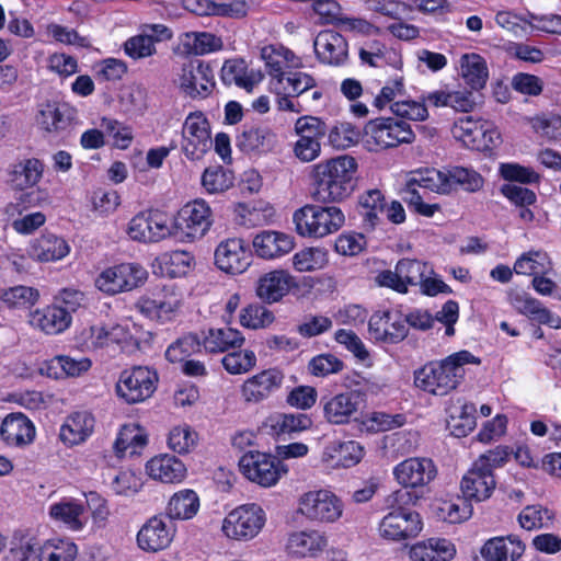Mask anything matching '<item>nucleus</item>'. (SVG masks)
Here are the masks:
<instances>
[{
	"instance_id": "nucleus-1",
	"label": "nucleus",
	"mask_w": 561,
	"mask_h": 561,
	"mask_svg": "<svg viewBox=\"0 0 561 561\" xmlns=\"http://www.w3.org/2000/svg\"><path fill=\"white\" fill-rule=\"evenodd\" d=\"M357 161L344 154L327 159L312 167L311 197L319 204H335L345 201L357 183Z\"/></svg>"
},
{
	"instance_id": "nucleus-2",
	"label": "nucleus",
	"mask_w": 561,
	"mask_h": 561,
	"mask_svg": "<svg viewBox=\"0 0 561 561\" xmlns=\"http://www.w3.org/2000/svg\"><path fill=\"white\" fill-rule=\"evenodd\" d=\"M481 359L469 351L456 352L442 360L426 363L414 371L416 388L434 396H446L463 380L466 364L480 365Z\"/></svg>"
},
{
	"instance_id": "nucleus-3",
	"label": "nucleus",
	"mask_w": 561,
	"mask_h": 561,
	"mask_svg": "<svg viewBox=\"0 0 561 561\" xmlns=\"http://www.w3.org/2000/svg\"><path fill=\"white\" fill-rule=\"evenodd\" d=\"M293 221L299 236L318 239L339 231L345 224V215L334 205L308 204L294 213Z\"/></svg>"
},
{
	"instance_id": "nucleus-4",
	"label": "nucleus",
	"mask_w": 561,
	"mask_h": 561,
	"mask_svg": "<svg viewBox=\"0 0 561 561\" xmlns=\"http://www.w3.org/2000/svg\"><path fill=\"white\" fill-rule=\"evenodd\" d=\"M364 136L368 144L387 149L401 144H412L415 134L411 125L393 117H378L370 119L364 127Z\"/></svg>"
},
{
	"instance_id": "nucleus-5",
	"label": "nucleus",
	"mask_w": 561,
	"mask_h": 561,
	"mask_svg": "<svg viewBox=\"0 0 561 561\" xmlns=\"http://www.w3.org/2000/svg\"><path fill=\"white\" fill-rule=\"evenodd\" d=\"M157 371L146 366H135L121 373L116 382V393L126 403L147 400L157 389Z\"/></svg>"
},
{
	"instance_id": "nucleus-6",
	"label": "nucleus",
	"mask_w": 561,
	"mask_h": 561,
	"mask_svg": "<svg viewBox=\"0 0 561 561\" xmlns=\"http://www.w3.org/2000/svg\"><path fill=\"white\" fill-rule=\"evenodd\" d=\"M211 225V210L203 199L186 204L172 221L173 238L193 241L202 238Z\"/></svg>"
},
{
	"instance_id": "nucleus-7",
	"label": "nucleus",
	"mask_w": 561,
	"mask_h": 561,
	"mask_svg": "<svg viewBox=\"0 0 561 561\" xmlns=\"http://www.w3.org/2000/svg\"><path fill=\"white\" fill-rule=\"evenodd\" d=\"M294 129L298 136L293 148L294 156L305 163L319 158L321 154L320 140L328 133L327 123L320 117L305 115L295 122Z\"/></svg>"
},
{
	"instance_id": "nucleus-8",
	"label": "nucleus",
	"mask_w": 561,
	"mask_h": 561,
	"mask_svg": "<svg viewBox=\"0 0 561 561\" xmlns=\"http://www.w3.org/2000/svg\"><path fill=\"white\" fill-rule=\"evenodd\" d=\"M126 232L134 241L156 243L173 237L172 220L158 209L140 211L130 219Z\"/></svg>"
},
{
	"instance_id": "nucleus-9",
	"label": "nucleus",
	"mask_w": 561,
	"mask_h": 561,
	"mask_svg": "<svg viewBox=\"0 0 561 561\" xmlns=\"http://www.w3.org/2000/svg\"><path fill=\"white\" fill-rule=\"evenodd\" d=\"M147 271L138 263H122L104 270L96 278L99 290L115 295L131 290L147 279Z\"/></svg>"
},
{
	"instance_id": "nucleus-10",
	"label": "nucleus",
	"mask_w": 561,
	"mask_h": 561,
	"mask_svg": "<svg viewBox=\"0 0 561 561\" xmlns=\"http://www.w3.org/2000/svg\"><path fill=\"white\" fill-rule=\"evenodd\" d=\"M393 476L405 489H413L414 502L423 496V489L437 476V469L431 458H408L393 468Z\"/></svg>"
},
{
	"instance_id": "nucleus-11",
	"label": "nucleus",
	"mask_w": 561,
	"mask_h": 561,
	"mask_svg": "<svg viewBox=\"0 0 561 561\" xmlns=\"http://www.w3.org/2000/svg\"><path fill=\"white\" fill-rule=\"evenodd\" d=\"M431 273H433V268L427 263L404 257L397 263L394 271L386 270L380 272L376 277V282L380 286L405 294L409 286L420 285L424 275Z\"/></svg>"
},
{
	"instance_id": "nucleus-12",
	"label": "nucleus",
	"mask_w": 561,
	"mask_h": 561,
	"mask_svg": "<svg viewBox=\"0 0 561 561\" xmlns=\"http://www.w3.org/2000/svg\"><path fill=\"white\" fill-rule=\"evenodd\" d=\"M182 151L192 161L199 160L210 149V126L202 112L187 115L182 128Z\"/></svg>"
},
{
	"instance_id": "nucleus-13",
	"label": "nucleus",
	"mask_w": 561,
	"mask_h": 561,
	"mask_svg": "<svg viewBox=\"0 0 561 561\" xmlns=\"http://www.w3.org/2000/svg\"><path fill=\"white\" fill-rule=\"evenodd\" d=\"M298 513L312 522L332 523L342 515V503L330 491H309L299 497Z\"/></svg>"
},
{
	"instance_id": "nucleus-14",
	"label": "nucleus",
	"mask_w": 561,
	"mask_h": 561,
	"mask_svg": "<svg viewBox=\"0 0 561 561\" xmlns=\"http://www.w3.org/2000/svg\"><path fill=\"white\" fill-rule=\"evenodd\" d=\"M175 83L187 96L204 99L215 87L214 71L208 64L191 60L182 66Z\"/></svg>"
},
{
	"instance_id": "nucleus-15",
	"label": "nucleus",
	"mask_w": 561,
	"mask_h": 561,
	"mask_svg": "<svg viewBox=\"0 0 561 561\" xmlns=\"http://www.w3.org/2000/svg\"><path fill=\"white\" fill-rule=\"evenodd\" d=\"M422 520L419 513L403 507L389 512L379 523V535L392 541L405 540L416 537L422 530Z\"/></svg>"
},
{
	"instance_id": "nucleus-16",
	"label": "nucleus",
	"mask_w": 561,
	"mask_h": 561,
	"mask_svg": "<svg viewBox=\"0 0 561 561\" xmlns=\"http://www.w3.org/2000/svg\"><path fill=\"white\" fill-rule=\"evenodd\" d=\"M175 536L173 522L163 515L150 517L137 534L138 547L147 552H158L167 549Z\"/></svg>"
},
{
	"instance_id": "nucleus-17",
	"label": "nucleus",
	"mask_w": 561,
	"mask_h": 561,
	"mask_svg": "<svg viewBox=\"0 0 561 561\" xmlns=\"http://www.w3.org/2000/svg\"><path fill=\"white\" fill-rule=\"evenodd\" d=\"M287 469L276 456L248 451V480L262 486L274 485Z\"/></svg>"
},
{
	"instance_id": "nucleus-18",
	"label": "nucleus",
	"mask_w": 561,
	"mask_h": 561,
	"mask_svg": "<svg viewBox=\"0 0 561 561\" xmlns=\"http://www.w3.org/2000/svg\"><path fill=\"white\" fill-rule=\"evenodd\" d=\"M508 301L518 313L526 316L531 321L546 324L552 329L561 328V318L543 307L538 299L529 294L518 289L511 290Z\"/></svg>"
},
{
	"instance_id": "nucleus-19",
	"label": "nucleus",
	"mask_w": 561,
	"mask_h": 561,
	"mask_svg": "<svg viewBox=\"0 0 561 561\" xmlns=\"http://www.w3.org/2000/svg\"><path fill=\"white\" fill-rule=\"evenodd\" d=\"M365 401L362 390H352L330 398L323 405L324 417L332 424H346Z\"/></svg>"
},
{
	"instance_id": "nucleus-20",
	"label": "nucleus",
	"mask_w": 561,
	"mask_h": 561,
	"mask_svg": "<svg viewBox=\"0 0 561 561\" xmlns=\"http://www.w3.org/2000/svg\"><path fill=\"white\" fill-rule=\"evenodd\" d=\"M313 47L318 59L327 65L341 66L348 56V44L342 34L332 30L321 31Z\"/></svg>"
},
{
	"instance_id": "nucleus-21",
	"label": "nucleus",
	"mask_w": 561,
	"mask_h": 561,
	"mask_svg": "<svg viewBox=\"0 0 561 561\" xmlns=\"http://www.w3.org/2000/svg\"><path fill=\"white\" fill-rule=\"evenodd\" d=\"M296 286L295 277L287 271L274 270L259 278L255 293L262 301L274 304L282 300Z\"/></svg>"
},
{
	"instance_id": "nucleus-22",
	"label": "nucleus",
	"mask_w": 561,
	"mask_h": 561,
	"mask_svg": "<svg viewBox=\"0 0 561 561\" xmlns=\"http://www.w3.org/2000/svg\"><path fill=\"white\" fill-rule=\"evenodd\" d=\"M496 481L493 473L472 463L471 468L462 477L460 482V490L466 500L481 502L491 497Z\"/></svg>"
},
{
	"instance_id": "nucleus-23",
	"label": "nucleus",
	"mask_w": 561,
	"mask_h": 561,
	"mask_svg": "<svg viewBox=\"0 0 561 561\" xmlns=\"http://www.w3.org/2000/svg\"><path fill=\"white\" fill-rule=\"evenodd\" d=\"M369 334L378 342L397 344L403 341L409 330L402 320H393L390 311L375 312L368 322Z\"/></svg>"
},
{
	"instance_id": "nucleus-24",
	"label": "nucleus",
	"mask_w": 561,
	"mask_h": 561,
	"mask_svg": "<svg viewBox=\"0 0 561 561\" xmlns=\"http://www.w3.org/2000/svg\"><path fill=\"white\" fill-rule=\"evenodd\" d=\"M294 238L284 232L264 230L252 241L255 254L264 260H274L289 253L294 249Z\"/></svg>"
},
{
	"instance_id": "nucleus-25",
	"label": "nucleus",
	"mask_w": 561,
	"mask_h": 561,
	"mask_svg": "<svg viewBox=\"0 0 561 561\" xmlns=\"http://www.w3.org/2000/svg\"><path fill=\"white\" fill-rule=\"evenodd\" d=\"M525 551V543L516 535L493 537L484 542L480 553L485 561H517Z\"/></svg>"
},
{
	"instance_id": "nucleus-26",
	"label": "nucleus",
	"mask_w": 561,
	"mask_h": 561,
	"mask_svg": "<svg viewBox=\"0 0 561 561\" xmlns=\"http://www.w3.org/2000/svg\"><path fill=\"white\" fill-rule=\"evenodd\" d=\"M0 435L9 445L24 446L33 442L35 426L23 413H10L2 421Z\"/></svg>"
},
{
	"instance_id": "nucleus-27",
	"label": "nucleus",
	"mask_w": 561,
	"mask_h": 561,
	"mask_svg": "<svg viewBox=\"0 0 561 561\" xmlns=\"http://www.w3.org/2000/svg\"><path fill=\"white\" fill-rule=\"evenodd\" d=\"M70 251L65 239L54 233L46 232L33 240L26 252L30 257L39 262H50L64 259Z\"/></svg>"
},
{
	"instance_id": "nucleus-28",
	"label": "nucleus",
	"mask_w": 561,
	"mask_h": 561,
	"mask_svg": "<svg viewBox=\"0 0 561 561\" xmlns=\"http://www.w3.org/2000/svg\"><path fill=\"white\" fill-rule=\"evenodd\" d=\"M245 250L242 239H228L221 242L215 251L217 266L232 275L242 274L245 271Z\"/></svg>"
},
{
	"instance_id": "nucleus-29",
	"label": "nucleus",
	"mask_w": 561,
	"mask_h": 561,
	"mask_svg": "<svg viewBox=\"0 0 561 561\" xmlns=\"http://www.w3.org/2000/svg\"><path fill=\"white\" fill-rule=\"evenodd\" d=\"M49 516L73 531L81 530L88 522L84 504L75 499H62L51 504Z\"/></svg>"
},
{
	"instance_id": "nucleus-30",
	"label": "nucleus",
	"mask_w": 561,
	"mask_h": 561,
	"mask_svg": "<svg viewBox=\"0 0 561 561\" xmlns=\"http://www.w3.org/2000/svg\"><path fill=\"white\" fill-rule=\"evenodd\" d=\"M327 543L325 537L317 530L295 531L288 537L286 551L295 558L316 557Z\"/></svg>"
},
{
	"instance_id": "nucleus-31",
	"label": "nucleus",
	"mask_w": 561,
	"mask_h": 561,
	"mask_svg": "<svg viewBox=\"0 0 561 561\" xmlns=\"http://www.w3.org/2000/svg\"><path fill=\"white\" fill-rule=\"evenodd\" d=\"M183 7L197 15H219L242 18L245 15V2L232 0L229 2H215L213 0H183Z\"/></svg>"
},
{
	"instance_id": "nucleus-32",
	"label": "nucleus",
	"mask_w": 561,
	"mask_h": 561,
	"mask_svg": "<svg viewBox=\"0 0 561 561\" xmlns=\"http://www.w3.org/2000/svg\"><path fill=\"white\" fill-rule=\"evenodd\" d=\"M71 323V316L57 305L47 306L30 314V324L47 334H58Z\"/></svg>"
},
{
	"instance_id": "nucleus-33",
	"label": "nucleus",
	"mask_w": 561,
	"mask_h": 561,
	"mask_svg": "<svg viewBox=\"0 0 561 561\" xmlns=\"http://www.w3.org/2000/svg\"><path fill=\"white\" fill-rule=\"evenodd\" d=\"M148 474L163 483L181 482L186 476L185 465L171 455H160L153 457L147 463Z\"/></svg>"
},
{
	"instance_id": "nucleus-34",
	"label": "nucleus",
	"mask_w": 561,
	"mask_h": 561,
	"mask_svg": "<svg viewBox=\"0 0 561 561\" xmlns=\"http://www.w3.org/2000/svg\"><path fill=\"white\" fill-rule=\"evenodd\" d=\"M94 417L88 411L75 412L67 417L60 427V439L69 445H77L84 442L93 432Z\"/></svg>"
},
{
	"instance_id": "nucleus-35",
	"label": "nucleus",
	"mask_w": 561,
	"mask_h": 561,
	"mask_svg": "<svg viewBox=\"0 0 561 561\" xmlns=\"http://www.w3.org/2000/svg\"><path fill=\"white\" fill-rule=\"evenodd\" d=\"M455 553L456 549L449 540L431 538L412 546L410 559L412 561H449Z\"/></svg>"
},
{
	"instance_id": "nucleus-36",
	"label": "nucleus",
	"mask_w": 561,
	"mask_h": 561,
	"mask_svg": "<svg viewBox=\"0 0 561 561\" xmlns=\"http://www.w3.org/2000/svg\"><path fill=\"white\" fill-rule=\"evenodd\" d=\"M179 306L180 301L175 296L168 298L160 295L144 297L138 302L139 310L144 316L161 323L172 320Z\"/></svg>"
},
{
	"instance_id": "nucleus-37",
	"label": "nucleus",
	"mask_w": 561,
	"mask_h": 561,
	"mask_svg": "<svg viewBox=\"0 0 561 561\" xmlns=\"http://www.w3.org/2000/svg\"><path fill=\"white\" fill-rule=\"evenodd\" d=\"M284 375L276 368H270L248 378V402L266 399L282 385Z\"/></svg>"
},
{
	"instance_id": "nucleus-38",
	"label": "nucleus",
	"mask_w": 561,
	"mask_h": 561,
	"mask_svg": "<svg viewBox=\"0 0 561 561\" xmlns=\"http://www.w3.org/2000/svg\"><path fill=\"white\" fill-rule=\"evenodd\" d=\"M359 215L367 229L373 230L381 222L386 209V199L381 191L375 188L363 193L358 199Z\"/></svg>"
},
{
	"instance_id": "nucleus-39",
	"label": "nucleus",
	"mask_w": 561,
	"mask_h": 561,
	"mask_svg": "<svg viewBox=\"0 0 561 561\" xmlns=\"http://www.w3.org/2000/svg\"><path fill=\"white\" fill-rule=\"evenodd\" d=\"M417 187L436 192L438 194H450V184L446 179V170L425 169L413 172L403 190L417 191Z\"/></svg>"
},
{
	"instance_id": "nucleus-40",
	"label": "nucleus",
	"mask_w": 561,
	"mask_h": 561,
	"mask_svg": "<svg viewBox=\"0 0 561 561\" xmlns=\"http://www.w3.org/2000/svg\"><path fill=\"white\" fill-rule=\"evenodd\" d=\"M199 510V497L197 493L190 489L181 490L174 493L167 506V517L173 519H191Z\"/></svg>"
},
{
	"instance_id": "nucleus-41",
	"label": "nucleus",
	"mask_w": 561,
	"mask_h": 561,
	"mask_svg": "<svg viewBox=\"0 0 561 561\" xmlns=\"http://www.w3.org/2000/svg\"><path fill=\"white\" fill-rule=\"evenodd\" d=\"M244 341L242 333L232 328L209 329L204 336L203 345L209 353L228 352L240 347Z\"/></svg>"
},
{
	"instance_id": "nucleus-42",
	"label": "nucleus",
	"mask_w": 561,
	"mask_h": 561,
	"mask_svg": "<svg viewBox=\"0 0 561 561\" xmlns=\"http://www.w3.org/2000/svg\"><path fill=\"white\" fill-rule=\"evenodd\" d=\"M461 75L465 82L472 90H481L485 87L489 70L483 57L478 54H465L460 59Z\"/></svg>"
},
{
	"instance_id": "nucleus-43",
	"label": "nucleus",
	"mask_w": 561,
	"mask_h": 561,
	"mask_svg": "<svg viewBox=\"0 0 561 561\" xmlns=\"http://www.w3.org/2000/svg\"><path fill=\"white\" fill-rule=\"evenodd\" d=\"M43 175V164L38 159H25L12 165L10 182L19 190L33 187Z\"/></svg>"
},
{
	"instance_id": "nucleus-44",
	"label": "nucleus",
	"mask_w": 561,
	"mask_h": 561,
	"mask_svg": "<svg viewBox=\"0 0 561 561\" xmlns=\"http://www.w3.org/2000/svg\"><path fill=\"white\" fill-rule=\"evenodd\" d=\"M91 367V360L87 357L73 358L67 355L55 356L47 363L46 373L49 377L60 379L77 377Z\"/></svg>"
},
{
	"instance_id": "nucleus-45",
	"label": "nucleus",
	"mask_w": 561,
	"mask_h": 561,
	"mask_svg": "<svg viewBox=\"0 0 561 561\" xmlns=\"http://www.w3.org/2000/svg\"><path fill=\"white\" fill-rule=\"evenodd\" d=\"M446 179L450 184V193L457 187L476 193L483 187L484 179L473 168L451 165L446 169Z\"/></svg>"
},
{
	"instance_id": "nucleus-46",
	"label": "nucleus",
	"mask_w": 561,
	"mask_h": 561,
	"mask_svg": "<svg viewBox=\"0 0 561 561\" xmlns=\"http://www.w3.org/2000/svg\"><path fill=\"white\" fill-rule=\"evenodd\" d=\"M71 118V113L68 108L65 106H58L55 103L42 105L36 115L38 126L47 133L66 129L70 124Z\"/></svg>"
},
{
	"instance_id": "nucleus-47",
	"label": "nucleus",
	"mask_w": 561,
	"mask_h": 561,
	"mask_svg": "<svg viewBox=\"0 0 561 561\" xmlns=\"http://www.w3.org/2000/svg\"><path fill=\"white\" fill-rule=\"evenodd\" d=\"M181 43L187 54L201 56L216 51L222 46V42L219 37L207 32L185 33Z\"/></svg>"
},
{
	"instance_id": "nucleus-48",
	"label": "nucleus",
	"mask_w": 561,
	"mask_h": 561,
	"mask_svg": "<svg viewBox=\"0 0 561 561\" xmlns=\"http://www.w3.org/2000/svg\"><path fill=\"white\" fill-rule=\"evenodd\" d=\"M314 87V78L298 70H286L283 76L276 80L275 84V88L297 98Z\"/></svg>"
},
{
	"instance_id": "nucleus-49",
	"label": "nucleus",
	"mask_w": 561,
	"mask_h": 561,
	"mask_svg": "<svg viewBox=\"0 0 561 561\" xmlns=\"http://www.w3.org/2000/svg\"><path fill=\"white\" fill-rule=\"evenodd\" d=\"M77 554L76 543L69 540L55 539L45 542L41 548L38 561H75Z\"/></svg>"
},
{
	"instance_id": "nucleus-50",
	"label": "nucleus",
	"mask_w": 561,
	"mask_h": 561,
	"mask_svg": "<svg viewBox=\"0 0 561 561\" xmlns=\"http://www.w3.org/2000/svg\"><path fill=\"white\" fill-rule=\"evenodd\" d=\"M38 290L18 285L0 291V300L9 308H28L38 300Z\"/></svg>"
},
{
	"instance_id": "nucleus-51",
	"label": "nucleus",
	"mask_w": 561,
	"mask_h": 561,
	"mask_svg": "<svg viewBox=\"0 0 561 561\" xmlns=\"http://www.w3.org/2000/svg\"><path fill=\"white\" fill-rule=\"evenodd\" d=\"M193 256L186 251L163 254L160 260L162 274L170 278L182 277L190 271Z\"/></svg>"
},
{
	"instance_id": "nucleus-52",
	"label": "nucleus",
	"mask_w": 561,
	"mask_h": 561,
	"mask_svg": "<svg viewBox=\"0 0 561 561\" xmlns=\"http://www.w3.org/2000/svg\"><path fill=\"white\" fill-rule=\"evenodd\" d=\"M329 144L335 149H346L358 142L360 131L351 123H336L331 128L328 127Z\"/></svg>"
},
{
	"instance_id": "nucleus-53",
	"label": "nucleus",
	"mask_w": 561,
	"mask_h": 561,
	"mask_svg": "<svg viewBox=\"0 0 561 561\" xmlns=\"http://www.w3.org/2000/svg\"><path fill=\"white\" fill-rule=\"evenodd\" d=\"M202 343L197 335L186 334L179 337L165 351V358L171 363H180L201 351Z\"/></svg>"
},
{
	"instance_id": "nucleus-54",
	"label": "nucleus",
	"mask_w": 561,
	"mask_h": 561,
	"mask_svg": "<svg viewBox=\"0 0 561 561\" xmlns=\"http://www.w3.org/2000/svg\"><path fill=\"white\" fill-rule=\"evenodd\" d=\"M312 426V420L305 413H284L275 417L273 428L277 434H294Z\"/></svg>"
},
{
	"instance_id": "nucleus-55",
	"label": "nucleus",
	"mask_w": 561,
	"mask_h": 561,
	"mask_svg": "<svg viewBox=\"0 0 561 561\" xmlns=\"http://www.w3.org/2000/svg\"><path fill=\"white\" fill-rule=\"evenodd\" d=\"M364 456V448L355 440L340 442L333 447L331 458L336 459L335 466L351 468Z\"/></svg>"
},
{
	"instance_id": "nucleus-56",
	"label": "nucleus",
	"mask_w": 561,
	"mask_h": 561,
	"mask_svg": "<svg viewBox=\"0 0 561 561\" xmlns=\"http://www.w3.org/2000/svg\"><path fill=\"white\" fill-rule=\"evenodd\" d=\"M277 144V136L268 127L253 128L248 133V152L262 154L272 151Z\"/></svg>"
},
{
	"instance_id": "nucleus-57",
	"label": "nucleus",
	"mask_w": 561,
	"mask_h": 561,
	"mask_svg": "<svg viewBox=\"0 0 561 561\" xmlns=\"http://www.w3.org/2000/svg\"><path fill=\"white\" fill-rule=\"evenodd\" d=\"M332 327L333 321L329 317L322 314H305L299 324H297L296 331L300 336L311 339L330 331Z\"/></svg>"
},
{
	"instance_id": "nucleus-58",
	"label": "nucleus",
	"mask_w": 561,
	"mask_h": 561,
	"mask_svg": "<svg viewBox=\"0 0 561 561\" xmlns=\"http://www.w3.org/2000/svg\"><path fill=\"white\" fill-rule=\"evenodd\" d=\"M344 368V363L331 353L319 354L308 363V370L312 376L327 377L337 374Z\"/></svg>"
},
{
	"instance_id": "nucleus-59",
	"label": "nucleus",
	"mask_w": 561,
	"mask_h": 561,
	"mask_svg": "<svg viewBox=\"0 0 561 561\" xmlns=\"http://www.w3.org/2000/svg\"><path fill=\"white\" fill-rule=\"evenodd\" d=\"M202 185L208 193H220L232 185V179L221 167L208 168L202 175Z\"/></svg>"
},
{
	"instance_id": "nucleus-60",
	"label": "nucleus",
	"mask_w": 561,
	"mask_h": 561,
	"mask_svg": "<svg viewBox=\"0 0 561 561\" xmlns=\"http://www.w3.org/2000/svg\"><path fill=\"white\" fill-rule=\"evenodd\" d=\"M196 443V433L190 426H175L168 436L169 447L179 454L188 453Z\"/></svg>"
},
{
	"instance_id": "nucleus-61",
	"label": "nucleus",
	"mask_w": 561,
	"mask_h": 561,
	"mask_svg": "<svg viewBox=\"0 0 561 561\" xmlns=\"http://www.w3.org/2000/svg\"><path fill=\"white\" fill-rule=\"evenodd\" d=\"M275 208L263 199L248 203V226L259 227L268 225L274 220Z\"/></svg>"
},
{
	"instance_id": "nucleus-62",
	"label": "nucleus",
	"mask_w": 561,
	"mask_h": 561,
	"mask_svg": "<svg viewBox=\"0 0 561 561\" xmlns=\"http://www.w3.org/2000/svg\"><path fill=\"white\" fill-rule=\"evenodd\" d=\"M101 127L113 137L115 147L119 149H127L133 141V131L129 126L113 119L103 117L101 121Z\"/></svg>"
},
{
	"instance_id": "nucleus-63",
	"label": "nucleus",
	"mask_w": 561,
	"mask_h": 561,
	"mask_svg": "<svg viewBox=\"0 0 561 561\" xmlns=\"http://www.w3.org/2000/svg\"><path fill=\"white\" fill-rule=\"evenodd\" d=\"M511 455L512 450L507 446H496L494 449H490L480 455L474 462L486 471H490V473H493L495 469L502 468L507 463Z\"/></svg>"
},
{
	"instance_id": "nucleus-64",
	"label": "nucleus",
	"mask_w": 561,
	"mask_h": 561,
	"mask_svg": "<svg viewBox=\"0 0 561 561\" xmlns=\"http://www.w3.org/2000/svg\"><path fill=\"white\" fill-rule=\"evenodd\" d=\"M222 531L231 539H240L245 536V505L236 507L226 516Z\"/></svg>"
}]
</instances>
